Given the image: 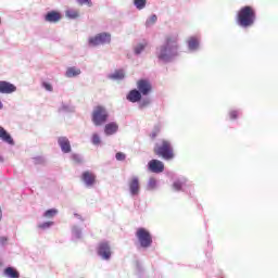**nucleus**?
<instances>
[{
  "mask_svg": "<svg viewBox=\"0 0 278 278\" xmlns=\"http://www.w3.org/2000/svg\"><path fill=\"white\" fill-rule=\"evenodd\" d=\"M91 143L94 147H99V144H101V137L99 136V134L94 132L91 137Z\"/></svg>",
  "mask_w": 278,
  "mask_h": 278,
  "instance_id": "34",
  "label": "nucleus"
},
{
  "mask_svg": "<svg viewBox=\"0 0 278 278\" xmlns=\"http://www.w3.org/2000/svg\"><path fill=\"white\" fill-rule=\"evenodd\" d=\"M74 217L77 218V220H80V223H84V217H81V215H79L78 213H74Z\"/></svg>",
  "mask_w": 278,
  "mask_h": 278,
  "instance_id": "40",
  "label": "nucleus"
},
{
  "mask_svg": "<svg viewBox=\"0 0 278 278\" xmlns=\"http://www.w3.org/2000/svg\"><path fill=\"white\" fill-rule=\"evenodd\" d=\"M128 188L131 197H138L140 194V178L132 176L128 181Z\"/></svg>",
  "mask_w": 278,
  "mask_h": 278,
  "instance_id": "11",
  "label": "nucleus"
},
{
  "mask_svg": "<svg viewBox=\"0 0 278 278\" xmlns=\"http://www.w3.org/2000/svg\"><path fill=\"white\" fill-rule=\"evenodd\" d=\"M115 159L117 160V162H125V160H127V155L123 152H117L115 154Z\"/></svg>",
  "mask_w": 278,
  "mask_h": 278,
  "instance_id": "37",
  "label": "nucleus"
},
{
  "mask_svg": "<svg viewBox=\"0 0 278 278\" xmlns=\"http://www.w3.org/2000/svg\"><path fill=\"white\" fill-rule=\"evenodd\" d=\"M148 169L150 170V173H155L156 175H160V173H164V162L157 159H152L148 163Z\"/></svg>",
  "mask_w": 278,
  "mask_h": 278,
  "instance_id": "12",
  "label": "nucleus"
},
{
  "mask_svg": "<svg viewBox=\"0 0 278 278\" xmlns=\"http://www.w3.org/2000/svg\"><path fill=\"white\" fill-rule=\"evenodd\" d=\"M108 77L113 81H123V79H125V71L116 70L114 73L109 74Z\"/></svg>",
  "mask_w": 278,
  "mask_h": 278,
  "instance_id": "23",
  "label": "nucleus"
},
{
  "mask_svg": "<svg viewBox=\"0 0 278 278\" xmlns=\"http://www.w3.org/2000/svg\"><path fill=\"white\" fill-rule=\"evenodd\" d=\"M43 20L46 23H60V21H62V13L55 10L48 11L45 14Z\"/></svg>",
  "mask_w": 278,
  "mask_h": 278,
  "instance_id": "14",
  "label": "nucleus"
},
{
  "mask_svg": "<svg viewBox=\"0 0 278 278\" xmlns=\"http://www.w3.org/2000/svg\"><path fill=\"white\" fill-rule=\"evenodd\" d=\"M110 42H112V34L105 31L88 38V47H101L103 45H110Z\"/></svg>",
  "mask_w": 278,
  "mask_h": 278,
  "instance_id": "6",
  "label": "nucleus"
},
{
  "mask_svg": "<svg viewBox=\"0 0 278 278\" xmlns=\"http://www.w3.org/2000/svg\"><path fill=\"white\" fill-rule=\"evenodd\" d=\"M0 162H4L3 156L0 155Z\"/></svg>",
  "mask_w": 278,
  "mask_h": 278,
  "instance_id": "44",
  "label": "nucleus"
},
{
  "mask_svg": "<svg viewBox=\"0 0 278 278\" xmlns=\"http://www.w3.org/2000/svg\"><path fill=\"white\" fill-rule=\"evenodd\" d=\"M2 266H3V262L0 261V268H2Z\"/></svg>",
  "mask_w": 278,
  "mask_h": 278,
  "instance_id": "45",
  "label": "nucleus"
},
{
  "mask_svg": "<svg viewBox=\"0 0 278 278\" xmlns=\"http://www.w3.org/2000/svg\"><path fill=\"white\" fill-rule=\"evenodd\" d=\"M80 179L86 188H92L97 184V175L90 170L83 172Z\"/></svg>",
  "mask_w": 278,
  "mask_h": 278,
  "instance_id": "10",
  "label": "nucleus"
},
{
  "mask_svg": "<svg viewBox=\"0 0 278 278\" xmlns=\"http://www.w3.org/2000/svg\"><path fill=\"white\" fill-rule=\"evenodd\" d=\"M79 5H88V8H92V0H76Z\"/></svg>",
  "mask_w": 278,
  "mask_h": 278,
  "instance_id": "38",
  "label": "nucleus"
},
{
  "mask_svg": "<svg viewBox=\"0 0 278 278\" xmlns=\"http://www.w3.org/2000/svg\"><path fill=\"white\" fill-rule=\"evenodd\" d=\"M147 41L139 42L134 47V53L135 55H140L144 49H147Z\"/></svg>",
  "mask_w": 278,
  "mask_h": 278,
  "instance_id": "26",
  "label": "nucleus"
},
{
  "mask_svg": "<svg viewBox=\"0 0 278 278\" xmlns=\"http://www.w3.org/2000/svg\"><path fill=\"white\" fill-rule=\"evenodd\" d=\"M0 110H3V102L0 100Z\"/></svg>",
  "mask_w": 278,
  "mask_h": 278,
  "instance_id": "43",
  "label": "nucleus"
},
{
  "mask_svg": "<svg viewBox=\"0 0 278 278\" xmlns=\"http://www.w3.org/2000/svg\"><path fill=\"white\" fill-rule=\"evenodd\" d=\"M53 225H54L53 222H43V223L38 225V228L42 229L45 231L47 229H51V227H53Z\"/></svg>",
  "mask_w": 278,
  "mask_h": 278,
  "instance_id": "35",
  "label": "nucleus"
},
{
  "mask_svg": "<svg viewBox=\"0 0 278 278\" xmlns=\"http://www.w3.org/2000/svg\"><path fill=\"white\" fill-rule=\"evenodd\" d=\"M5 242H8V238L1 237L0 238V244H5Z\"/></svg>",
  "mask_w": 278,
  "mask_h": 278,
  "instance_id": "42",
  "label": "nucleus"
},
{
  "mask_svg": "<svg viewBox=\"0 0 278 278\" xmlns=\"http://www.w3.org/2000/svg\"><path fill=\"white\" fill-rule=\"evenodd\" d=\"M157 188V180L155 178H150L148 180L147 190H155Z\"/></svg>",
  "mask_w": 278,
  "mask_h": 278,
  "instance_id": "32",
  "label": "nucleus"
},
{
  "mask_svg": "<svg viewBox=\"0 0 278 278\" xmlns=\"http://www.w3.org/2000/svg\"><path fill=\"white\" fill-rule=\"evenodd\" d=\"M137 89L143 97H149L153 90V86L148 79L141 78L137 81Z\"/></svg>",
  "mask_w": 278,
  "mask_h": 278,
  "instance_id": "9",
  "label": "nucleus"
},
{
  "mask_svg": "<svg viewBox=\"0 0 278 278\" xmlns=\"http://www.w3.org/2000/svg\"><path fill=\"white\" fill-rule=\"evenodd\" d=\"M108 118H110V113H108V109H105V106L98 105L93 109L91 121L96 127L105 125V123H108Z\"/></svg>",
  "mask_w": 278,
  "mask_h": 278,
  "instance_id": "4",
  "label": "nucleus"
},
{
  "mask_svg": "<svg viewBox=\"0 0 278 278\" xmlns=\"http://www.w3.org/2000/svg\"><path fill=\"white\" fill-rule=\"evenodd\" d=\"M42 88H45V90H47L48 92H53V86L47 81L42 83Z\"/></svg>",
  "mask_w": 278,
  "mask_h": 278,
  "instance_id": "39",
  "label": "nucleus"
},
{
  "mask_svg": "<svg viewBox=\"0 0 278 278\" xmlns=\"http://www.w3.org/2000/svg\"><path fill=\"white\" fill-rule=\"evenodd\" d=\"M186 188H188V178H186L185 176L174 177L172 184V190L174 192H186Z\"/></svg>",
  "mask_w": 278,
  "mask_h": 278,
  "instance_id": "8",
  "label": "nucleus"
},
{
  "mask_svg": "<svg viewBox=\"0 0 278 278\" xmlns=\"http://www.w3.org/2000/svg\"><path fill=\"white\" fill-rule=\"evenodd\" d=\"M142 97L143 96L138 91V89H132L127 93L126 99L129 103H138L142 100Z\"/></svg>",
  "mask_w": 278,
  "mask_h": 278,
  "instance_id": "18",
  "label": "nucleus"
},
{
  "mask_svg": "<svg viewBox=\"0 0 278 278\" xmlns=\"http://www.w3.org/2000/svg\"><path fill=\"white\" fill-rule=\"evenodd\" d=\"M0 140L2 142H5L7 144H10L11 147H14V138H12V135L5 130L2 126H0Z\"/></svg>",
  "mask_w": 278,
  "mask_h": 278,
  "instance_id": "17",
  "label": "nucleus"
},
{
  "mask_svg": "<svg viewBox=\"0 0 278 278\" xmlns=\"http://www.w3.org/2000/svg\"><path fill=\"white\" fill-rule=\"evenodd\" d=\"M155 58L159 64H173L179 58V35H167L155 49Z\"/></svg>",
  "mask_w": 278,
  "mask_h": 278,
  "instance_id": "1",
  "label": "nucleus"
},
{
  "mask_svg": "<svg viewBox=\"0 0 278 278\" xmlns=\"http://www.w3.org/2000/svg\"><path fill=\"white\" fill-rule=\"evenodd\" d=\"M0 25H1V17H0Z\"/></svg>",
  "mask_w": 278,
  "mask_h": 278,
  "instance_id": "46",
  "label": "nucleus"
},
{
  "mask_svg": "<svg viewBox=\"0 0 278 278\" xmlns=\"http://www.w3.org/2000/svg\"><path fill=\"white\" fill-rule=\"evenodd\" d=\"M13 92H16L14 84L8 80H0V94H12Z\"/></svg>",
  "mask_w": 278,
  "mask_h": 278,
  "instance_id": "13",
  "label": "nucleus"
},
{
  "mask_svg": "<svg viewBox=\"0 0 278 278\" xmlns=\"http://www.w3.org/2000/svg\"><path fill=\"white\" fill-rule=\"evenodd\" d=\"M134 5L137 10H144L147 8V0H134Z\"/></svg>",
  "mask_w": 278,
  "mask_h": 278,
  "instance_id": "31",
  "label": "nucleus"
},
{
  "mask_svg": "<svg viewBox=\"0 0 278 278\" xmlns=\"http://www.w3.org/2000/svg\"><path fill=\"white\" fill-rule=\"evenodd\" d=\"M58 214V210L55 208H49L43 213V218H53Z\"/></svg>",
  "mask_w": 278,
  "mask_h": 278,
  "instance_id": "33",
  "label": "nucleus"
},
{
  "mask_svg": "<svg viewBox=\"0 0 278 278\" xmlns=\"http://www.w3.org/2000/svg\"><path fill=\"white\" fill-rule=\"evenodd\" d=\"M96 253L102 262H110L112 260V243L110 241H100L96 248Z\"/></svg>",
  "mask_w": 278,
  "mask_h": 278,
  "instance_id": "5",
  "label": "nucleus"
},
{
  "mask_svg": "<svg viewBox=\"0 0 278 278\" xmlns=\"http://www.w3.org/2000/svg\"><path fill=\"white\" fill-rule=\"evenodd\" d=\"M138 103L139 110H146V108H149L151 105V98H142Z\"/></svg>",
  "mask_w": 278,
  "mask_h": 278,
  "instance_id": "27",
  "label": "nucleus"
},
{
  "mask_svg": "<svg viewBox=\"0 0 278 278\" xmlns=\"http://www.w3.org/2000/svg\"><path fill=\"white\" fill-rule=\"evenodd\" d=\"M154 153L163 160H173L175 157V153L173 152V144L170 141L162 139L161 144L155 143Z\"/></svg>",
  "mask_w": 278,
  "mask_h": 278,
  "instance_id": "3",
  "label": "nucleus"
},
{
  "mask_svg": "<svg viewBox=\"0 0 278 278\" xmlns=\"http://www.w3.org/2000/svg\"><path fill=\"white\" fill-rule=\"evenodd\" d=\"M136 238L141 247V249H149L153 244V237L147 228H139L136 231Z\"/></svg>",
  "mask_w": 278,
  "mask_h": 278,
  "instance_id": "7",
  "label": "nucleus"
},
{
  "mask_svg": "<svg viewBox=\"0 0 278 278\" xmlns=\"http://www.w3.org/2000/svg\"><path fill=\"white\" fill-rule=\"evenodd\" d=\"M59 112L61 114H73L75 113V108L71 103H61V106L59 108Z\"/></svg>",
  "mask_w": 278,
  "mask_h": 278,
  "instance_id": "24",
  "label": "nucleus"
},
{
  "mask_svg": "<svg viewBox=\"0 0 278 278\" xmlns=\"http://www.w3.org/2000/svg\"><path fill=\"white\" fill-rule=\"evenodd\" d=\"M58 144L62 151V153H71L73 151L71 147V140L67 137H59Z\"/></svg>",
  "mask_w": 278,
  "mask_h": 278,
  "instance_id": "15",
  "label": "nucleus"
},
{
  "mask_svg": "<svg viewBox=\"0 0 278 278\" xmlns=\"http://www.w3.org/2000/svg\"><path fill=\"white\" fill-rule=\"evenodd\" d=\"M2 277L7 278H21V273L15 267L8 266L2 271Z\"/></svg>",
  "mask_w": 278,
  "mask_h": 278,
  "instance_id": "19",
  "label": "nucleus"
},
{
  "mask_svg": "<svg viewBox=\"0 0 278 278\" xmlns=\"http://www.w3.org/2000/svg\"><path fill=\"white\" fill-rule=\"evenodd\" d=\"M199 47H201V43L199 42V38L190 37L187 40V48L189 53H197V51H199Z\"/></svg>",
  "mask_w": 278,
  "mask_h": 278,
  "instance_id": "16",
  "label": "nucleus"
},
{
  "mask_svg": "<svg viewBox=\"0 0 278 278\" xmlns=\"http://www.w3.org/2000/svg\"><path fill=\"white\" fill-rule=\"evenodd\" d=\"M81 231H83V229L79 225L74 224L72 226V240H73V242H79V240H81V238L84 237Z\"/></svg>",
  "mask_w": 278,
  "mask_h": 278,
  "instance_id": "20",
  "label": "nucleus"
},
{
  "mask_svg": "<svg viewBox=\"0 0 278 278\" xmlns=\"http://www.w3.org/2000/svg\"><path fill=\"white\" fill-rule=\"evenodd\" d=\"M150 138H152V140H155V138H157V131H152L150 134Z\"/></svg>",
  "mask_w": 278,
  "mask_h": 278,
  "instance_id": "41",
  "label": "nucleus"
},
{
  "mask_svg": "<svg viewBox=\"0 0 278 278\" xmlns=\"http://www.w3.org/2000/svg\"><path fill=\"white\" fill-rule=\"evenodd\" d=\"M65 16L66 18H68L70 21H75L77 20V17L79 16V11L74 10V9H67L65 11Z\"/></svg>",
  "mask_w": 278,
  "mask_h": 278,
  "instance_id": "25",
  "label": "nucleus"
},
{
  "mask_svg": "<svg viewBox=\"0 0 278 278\" xmlns=\"http://www.w3.org/2000/svg\"><path fill=\"white\" fill-rule=\"evenodd\" d=\"M79 75H81V70L75 66L68 67L65 72V77H67L68 79L79 77Z\"/></svg>",
  "mask_w": 278,
  "mask_h": 278,
  "instance_id": "22",
  "label": "nucleus"
},
{
  "mask_svg": "<svg viewBox=\"0 0 278 278\" xmlns=\"http://www.w3.org/2000/svg\"><path fill=\"white\" fill-rule=\"evenodd\" d=\"M157 23V15L152 14L150 17L146 21V27H153Z\"/></svg>",
  "mask_w": 278,
  "mask_h": 278,
  "instance_id": "29",
  "label": "nucleus"
},
{
  "mask_svg": "<svg viewBox=\"0 0 278 278\" xmlns=\"http://www.w3.org/2000/svg\"><path fill=\"white\" fill-rule=\"evenodd\" d=\"M239 114H241L240 110H230L228 113L230 121H236Z\"/></svg>",
  "mask_w": 278,
  "mask_h": 278,
  "instance_id": "36",
  "label": "nucleus"
},
{
  "mask_svg": "<svg viewBox=\"0 0 278 278\" xmlns=\"http://www.w3.org/2000/svg\"><path fill=\"white\" fill-rule=\"evenodd\" d=\"M136 273L138 277H144V267H142L140 261H136Z\"/></svg>",
  "mask_w": 278,
  "mask_h": 278,
  "instance_id": "30",
  "label": "nucleus"
},
{
  "mask_svg": "<svg viewBox=\"0 0 278 278\" xmlns=\"http://www.w3.org/2000/svg\"><path fill=\"white\" fill-rule=\"evenodd\" d=\"M256 18L257 15L255 13V9L251 5H245L237 13V25L242 27V29H249V27H253V25H255Z\"/></svg>",
  "mask_w": 278,
  "mask_h": 278,
  "instance_id": "2",
  "label": "nucleus"
},
{
  "mask_svg": "<svg viewBox=\"0 0 278 278\" xmlns=\"http://www.w3.org/2000/svg\"><path fill=\"white\" fill-rule=\"evenodd\" d=\"M118 132V124L116 122H110L104 126L105 136H114V134Z\"/></svg>",
  "mask_w": 278,
  "mask_h": 278,
  "instance_id": "21",
  "label": "nucleus"
},
{
  "mask_svg": "<svg viewBox=\"0 0 278 278\" xmlns=\"http://www.w3.org/2000/svg\"><path fill=\"white\" fill-rule=\"evenodd\" d=\"M71 160L74 164H84V156L81 154L72 153Z\"/></svg>",
  "mask_w": 278,
  "mask_h": 278,
  "instance_id": "28",
  "label": "nucleus"
}]
</instances>
